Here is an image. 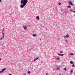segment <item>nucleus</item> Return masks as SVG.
I'll return each mask as SVG.
<instances>
[{"mask_svg": "<svg viewBox=\"0 0 75 75\" xmlns=\"http://www.w3.org/2000/svg\"><path fill=\"white\" fill-rule=\"evenodd\" d=\"M60 53H61V54L63 52L62 51H60Z\"/></svg>", "mask_w": 75, "mask_h": 75, "instance_id": "obj_20", "label": "nucleus"}, {"mask_svg": "<svg viewBox=\"0 0 75 75\" xmlns=\"http://www.w3.org/2000/svg\"><path fill=\"white\" fill-rule=\"evenodd\" d=\"M33 37H36L37 36V34H33L32 35Z\"/></svg>", "mask_w": 75, "mask_h": 75, "instance_id": "obj_9", "label": "nucleus"}, {"mask_svg": "<svg viewBox=\"0 0 75 75\" xmlns=\"http://www.w3.org/2000/svg\"><path fill=\"white\" fill-rule=\"evenodd\" d=\"M27 2H28V0H21V3L20 6L21 8H23L25 6Z\"/></svg>", "mask_w": 75, "mask_h": 75, "instance_id": "obj_1", "label": "nucleus"}, {"mask_svg": "<svg viewBox=\"0 0 75 75\" xmlns=\"http://www.w3.org/2000/svg\"><path fill=\"white\" fill-rule=\"evenodd\" d=\"M23 28H24V30H27V26H24Z\"/></svg>", "mask_w": 75, "mask_h": 75, "instance_id": "obj_7", "label": "nucleus"}, {"mask_svg": "<svg viewBox=\"0 0 75 75\" xmlns=\"http://www.w3.org/2000/svg\"><path fill=\"white\" fill-rule=\"evenodd\" d=\"M2 72H3L2 71V70H1V71H0V74H1V73H2Z\"/></svg>", "mask_w": 75, "mask_h": 75, "instance_id": "obj_19", "label": "nucleus"}, {"mask_svg": "<svg viewBox=\"0 0 75 75\" xmlns=\"http://www.w3.org/2000/svg\"><path fill=\"white\" fill-rule=\"evenodd\" d=\"M68 41L67 40V39H65V41L66 42L67 41Z\"/></svg>", "mask_w": 75, "mask_h": 75, "instance_id": "obj_24", "label": "nucleus"}, {"mask_svg": "<svg viewBox=\"0 0 75 75\" xmlns=\"http://www.w3.org/2000/svg\"><path fill=\"white\" fill-rule=\"evenodd\" d=\"M46 75H48V73H46Z\"/></svg>", "mask_w": 75, "mask_h": 75, "instance_id": "obj_26", "label": "nucleus"}, {"mask_svg": "<svg viewBox=\"0 0 75 75\" xmlns=\"http://www.w3.org/2000/svg\"><path fill=\"white\" fill-rule=\"evenodd\" d=\"M28 74H30V71H28Z\"/></svg>", "mask_w": 75, "mask_h": 75, "instance_id": "obj_16", "label": "nucleus"}, {"mask_svg": "<svg viewBox=\"0 0 75 75\" xmlns=\"http://www.w3.org/2000/svg\"><path fill=\"white\" fill-rule=\"evenodd\" d=\"M71 55H74V54H73V53H71Z\"/></svg>", "mask_w": 75, "mask_h": 75, "instance_id": "obj_23", "label": "nucleus"}, {"mask_svg": "<svg viewBox=\"0 0 75 75\" xmlns=\"http://www.w3.org/2000/svg\"><path fill=\"white\" fill-rule=\"evenodd\" d=\"M4 29L3 28L2 30V35L3 36H4Z\"/></svg>", "mask_w": 75, "mask_h": 75, "instance_id": "obj_3", "label": "nucleus"}, {"mask_svg": "<svg viewBox=\"0 0 75 75\" xmlns=\"http://www.w3.org/2000/svg\"><path fill=\"white\" fill-rule=\"evenodd\" d=\"M67 43H68V41H67V42H66Z\"/></svg>", "mask_w": 75, "mask_h": 75, "instance_id": "obj_31", "label": "nucleus"}, {"mask_svg": "<svg viewBox=\"0 0 75 75\" xmlns=\"http://www.w3.org/2000/svg\"><path fill=\"white\" fill-rule=\"evenodd\" d=\"M69 36V35L68 34H67L66 35V36H64L63 38H68Z\"/></svg>", "mask_w": 75, "mask_h": 75, "instance_id": "obj_4", "label": "nucleus"}, {"mask_svg": "<svg viewBox=\"0 0 75 75\" xmlns=\"http://www.w3.org/2000/svg\"><path fill=\"white\" fill-rule=\"evenodd\" d=\"M9 75H11V74H9Z\"/></svg>", "mask_w": 75, "mask_h": 75, "instance_id": "obj_30", "label": "nucleus"}, {"mask_svg": "<svg viewBox=\"0 0 75 75\" xmlns=\"http://www.w3.org/2000/svg\"><path fill=\"white\" fill-rule=\"evenodd\" d=\"M70 72H71V73H72V72H73V70H71V71H70Z\"/></svg>", "mask_w": 75, "mask_h": 75, "instance_id": "obj_18", "label": "nucleus"}, {"mask_svg": "<svg viewBox=\"0 0 75 75\" xmlns=\"http://www.w3.org/2000/svg\"><path fill=\"white\" fill-rule=\"evenodd\" d=\"M58 4H59V5H60L61 4V3H58Z\"/></svg>", "mask_w": 75, "mask_h": 75, "instance_id": "obj_22", "label": "nucleus"}, {"mask_svg": "<svg viewBox=\"0 0 75 75\" xmlns=\"http://www.w3.org/2000/svg\"><path fill=\"white\" fill-rule=\"evenodd\" d=\"M70 64H74V62L72 61H70Z\"/></svg>", "mask_w": 75, "mask_h": 75, "instance_id": "obj_12", "label": "nucleus"}, {"mask_svg": "<svg viewBox=\"0 0 75 75\" xmlns=\"http://www.w3.org/2000/svg\"><path fill=\"white\" fill-rule=\"evenodd\" d=\"M6 69L4 68L2 69V71L3 72H4V71H5V70H6Z\"/></svg>", "mask_w": 75, "mask_h": 75, "instance_id": "obj_10", "label": "nucleus"}, {"mask_svg": "<svg viewBox=\"0 0 75 75\" xmlns=\"http://www.w3.org/2000/svg\"><path fill=\"white\" fill-rule=\"evenodd\" d=\"M2 36L3 37H2L0 38V40H2L3 38H4V36L3 35H2Z\"/></svg>", "mask_w": 75, "mask_h": 75, "instance_id": "obj_6", "label": "nucleus"}, {"mask_svg": "<svg viewBox=\"0 0 75 75\" xmlns=\"http://www.w3.org/2000/svg\"><path fill=\"white\" fill-rule=\"evenodd\" d=\"M67 8H71V7L70 6H69L67 7Z\"/></svg>", "mask_w": 75, "mask_h": 75, "instance_id": "obj_15", "label": "nucleus"}, {"mask_svg": "<svg viewBox=\"0 0 75 75\" xmlns=\"http://www.w3.org/2000/svg\"><path fill=\"white\" fill-rule=\"evenodd\" d=\"M68 3L69 4V5H71V6H74V5L71 2V1H69L68 2Z\"/></svg>", "mask_w": 75, "mask_h": 75, "instance_id": "obj_2", "label": "nucleus"}, {"mask_svg": "<svg viewBox=\"0 0 75 75\" xmlns=\"http://www.w3.org/2000/svg\"><path fill=\"white\" fill-rule=\"evenodd\" d=\"M57 60H59V59H60V58L59 57H57Z\"/></svg>", "mask_w": 75, "mask_h": 75, "instance_id": "obj_13", "label": "nucleus"}, {"mask_svg": "<svg viewBox=\"0 0 75 75\" xmlns=\"http://www.w3.org/2000/svg\"><path fill=\"white\" fill-rule=\"evenodd\" d=\"M40 40H41V39H40Z\"/></svg>", "mask_w": 75, "mask_h": 75, "instance_id": "obj_32", "label": "nucleus"}, {"mask_svg": "<svg viewBox=\"0 0 75 75\" xmlns=\"http://www.w3.org/2000/svg\"><path fill=\"white\" fill-rule=\"evenodd\" d=\"M36 18L38 20H40V17H39V16H38L36 17Z\"/></svg>", "mask_w": 75, "mask_h": 75, "instance_id": "obj_8", "label": "nucleus"}, {"mask_svg": "<svg viewBox=\"0 0 75 75\" xmlns=\"http://www.w3.org/2000/svg\"><path fill=\"white\" fill-rule=\"evenodd\" d=\"M70 11H72V10H70Z\"/></svg>", "mask_w": 75, "mask_h": 75, "instance_id": "obj_27", "label": "nucleus"}, {"mask_svg": "<svg viewBox=\"0 0 75 75\" xmlns=\"http://www.w3.org/2000/svg\"><path fill=\"white\" fill-rule=\"evenodd\" d=\"M65 71H67V68H65L63 69Z\"/></svg>", "mask_w": 75, "mask_h": 75, "instance_id": "obj_14", "label": "nucleus"}, {"mask_svg": "<svg viewBox=\"0 0 75 75\" xmlns=\"http://www.w3.org/2000/svg\"><path fill=\"white\" fill-rule=\"evenodd\" d=\"M73 11V13H75V11Z\"/></svg>", "mask_w": 75, "mask_h": 75, "instance_id": "obj_25", "label": "nucleus"}, {"mask_svg": "<svg viewBox=\"0 0 75 75\" xmlns=\"http://www.w3.org/2000/svg\"><path fill=\"white\" fill-rule=\"evenodd\" d=\"M0 2H1V0H0Z\"/></svg>", "mask_w": 75, "mask_h": 75, "instance_id": "obj_29", "label": "nucleus"}, {"mask_svg": "<svg viewBox=\"0 0 75 75\" xmlns=\"http://www.w3.org/2000/svg\"><path fill=\"white\" fill-rule=\"evenodd\" d=\"M59 69L58 68H57V70H59Z\"/></svg>", "mask_w": 75, "mask_h": 75, "instance_id": "obj_21", "label": "nucleus"}, {"mask_svg": "<svg viewBox=\"0 0 75 75\" xmlns=\"http://www.w3.org/2000/svg\"><path fill=\"white\" fill-rule=\"evenodd\" d=\"M38 58H39V57H38L36 59H34V61H36V60H37V59H38Z\"/></svg>", "mask_w": 75, "mask_h": 75, "instance_id": "obj_11", "label": "nucleus"}, {"mask_svg": "<svg viewBox=\"0 0 75 75\" xmlns=\"http://www.w3.org/2000/svg\"><path fill=\"white\" fill-rule=\"evenodd\" d=\"M72 67H75V65H74V64H73L72 65Z\"/></svg>", "mask_w": 75, "mask_h": 75, "instance_id": "obj_17", "label": "nucleus"}, {"mask_svg": "<svg viewBox=\"0 0 75 75\" xmlns=\"http://www.w3.org/2000/svg\"><path fill=\"white\" fill-rule=\"evenodd\" d=\"M0 61H1V59L0 58Z\"/></svg>", "mask_w": 75, "mask_h": 75, "instance_id": "obj_28", "label": "nucleus"}, {"mask_svg": "<svg viewBox=\"0 0 75 75\" xmlns=\"http://www.w3.org/2000/svg\"><path fill=\"white\" fill-rule=\"evenodd\" d=\"M58 55H59V56H64V54H61L59 53H58Z\"/></svg>", "mask_w": 75, "mask_h": 75, "instance_id": "obj_5", "label": "nucleus"}]
</instances>
